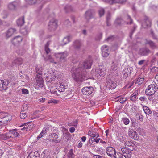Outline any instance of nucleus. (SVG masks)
<instances>
[{"label": "nucleus", "instance_id": "nucleus-42", "mask_svg": "<svg viewBox=\"0 0 158 158\" xmlns=\"http://www.w3.org/2000/svg\"><path fill=\"white\" fill-rule=\"evenodd\" d=\"M50 44V42L49 41H48L45 44V50L47 54L49 53L50 52V49L48 48Z\"/></svg>", "mask_w": 158, "mask_h": 158}, {"label": "nucleus", "instance_id": "nucleus-31", "mask_svg": "<svg viewBox=\"0 0 158 158\" xmlns=\"http://www.w3.org/2000/svg\"><path fill=\"white\" fill-rule=\"evenodd\" d=\"M39 154L36 151L35 152H32L29 154L27 158H39Z\"/></svg>", "mask_w": 158, "mask_h": 158}, {"label": "nucleus", "instance_id": "nucleus-37", "mask_svg": "<svg viewBox=\"0 0 158 158\" xmlns=\"http://www.w3.org/2000/svg\"><path fill=\"white\" fill-rule=\"evenodd\" d=\"M45 61H49L51 63H53L55 64H57V62L54 61V59L52 56L50 55H48L45 58H44Z\"/></svg>", "mask_w": 158, "mask_h": 158}, {"label": "nucleus", "instance_id": "nucleus-13", "mask_svg": "<svg viewBox=\"0 0 158 158\" xmlns=\"http://www.w3.org/2000/svg\"><path fill=\"white\" fill-rule=\"evenodd\" d=\"M151 52V51L148 48H144L139 50V53L141 56H148Z\"/></svg>", "mask_w": 158, "mask_h": 158}, {"label": "nucleus", "instance_id": "nucleus-38", "mask_svg": "<svg viewBox=\"0 0 158 158\" xmlns=\"http://www.w3.org/2000/svg\"><path fill=\"white\" fill-rule=\"evenodd\" d=\"M144 80V78L143 77H139L134 80V82L140 85L143 82Z\"/></svg>", "mask_w": 158, "mask_h": 158}, {"label": "nucleus", "instance_id": "nucleus-49", "mask_svg": "<svg viewBox=\"0 0 158 158\" xmlns=\"http://www.w3.org/2000/svg\"><path fill=\"white\" fill-rule=\"evenodd\" d=\"M68 157L69 158H73L74 155L73 153V150L72 149H71L68 152Z\"/></svg>", "mask_w": 158, "mask_h": 158}, {"label": "nucleus", "instance_id": "nucleus-41", "mask_svg": "<svg viewBox=\"0 0 158 158\" xmlns=\"http://www.w3.org/2000/svg\"><path fill=\"white\" fill-rule=\"evenodd\" d=\"M35 69L36 72L38 74L41 75V74L42 73V67H41L40 65H37Z\"/></svg>", "mask_w": 158, "mask_h": 158}, {"label": "nucleus", "instance_id": "nucleus-45", "mask_svg": "<svg viewBox=\"0 0 158 158\" xmlns=\"http://www.w3.org/2000/svg\"><path fill=\"white\" fill-rule=\"evenodd\" d=\"M24 110H22L20 114V117L21 119H24L27 117V114L25 112H23Z\"/></svg>", "mask_w": 158, "mask_h": 158}, {"label": "nucleus", "instance_id": "nucleus-56", "mask_svg": "<svg viewBox=\"0 0 158 158\" xmlns=\"http://www.w3.org/2000/svg\"><path fill=\"white\" fill-rule=\"evenodd\" d=\"M114 3H123L126 2V0H114Z\"/></svg>", "mask_w": 158, "mask_h": 158}, {"label": "nucleus", "instance_id": "nucleus-43", "mask_svg": "<svg viewBox=\"0 0 158 158\" xmlns=\"http://www.w3.org/2000/svg\"><path fill=\"white\" fill-rule=\"evenodd\" d=\"M123 155L121 153L119 152H116V151L113 157L114 158H123Z\"/></svg>", "mask_w": 158, "mask_h": 158}, {"label": "nucleus", "instance_id": "nucleus-28", "mask_svg": "<svg viewBox=\"0 0 158 158\" xmlns=\"http://www.w3.org/2000/svg\"><path fill=\"white\" fill-rule=\"evenodd\" d=\"M68 88V85L65 83H64L63 82L61 83L58 88V92H63L65 89H67Z\"/></svg>", "mask_w": 158, "mask_h": 158}, {"label": "nucleus", "instance_id": "nucleus-62", "mask_svg": "<svg viewBox=\"0 0 158 158\" xmlns=\"http://www.w3.org/2000/svg\"><path fill=\"white\" fill-rule=\"evenodd\" d=\"M150 33H151V34L152 36V37L154 39H156V37L155 35L154 34L153 32V31L152 30H151L150 31Z\"/></svg>", "mask_w": 158, "mask_h": 158}, {"label": "nucleus", "instance_id": "nucleus-50", "mask_svg": "<svg viewBox=\"0 0 158 158\" xmlns=\"http://www.w3.org/2000/svg\"><path fill=\"white\" fill-rule=\"evenodd\" d=\"M123 122L125 125H127L129 123V120L127 118H124L122 119Z\"/></svg>", "mask_w": 158, "mask_h": 158}, {"label": "nucleus", "instance_id": "nucleus-53", "mask_svg": "<svg viewBox=\"0 0 158 158\" xmlns=\"http://www.w3.org/2000/svg\"><path fill=\"white\" fill-rule=\"evenodd\" d=\"M1 17L3 19H5L7 17V12L5 11H3L1 14Z\"/></svg>", "mask_w": 158, "mask_h": 158}, {"label": "nucleus", "instance_id": "nucleus-1", "mask_svg": "<svg viewBox=\"0 0 158 158\" xmlns=\"http://www.w3.org/2000/svg\"><path fill=\"white\" fill-rule=\"evenodd\" d=\"M158 89V85L155 82L149 85L145 91L146 94L149 96H151L154 94Z\"/></svg>", "mask_w": 158, "mask_h": 158}, {"label": "nucleus", "instance_id": "nucleus-19", "mask_svg": "<svg viewBox=\"0 0 158 158\" xmlns=\"http://www.w3.org/2000/svg\"><path fill=\"white\" fill-rule=\"evenodd\" d=\"M19 5V2L15 1L10 3L8 5V9L10 10H14L16 9V7Z\"/></svg>", "mask_w": 158, "mask_h": 158}, {"label": "nucleus", "instance_id": "nucleus-39", "mask_svg": "<svg viewBox=\"0 0 158 158\" xmlns=\"http://www.w3.org/2000/svg\"><path fill=\"white\" fill-rule=\"evenodd\" d=\"M124 143L125 146H127L128 147L131 146L133 149L134 148V144L133 143V142L131 140H126Z\"/></svg>", "mask_w": 158, "mask_h": 158}, {"label": "nucleus", "instance_id": "nucleus-48", "mask_svg": "<svg viewBox=\"0 0 158 158\" xmlns=\"http://www.w3.org/2000/svg\"><path fill=\"white\" fill-rule=\"evenodd\" d=\"M117 69V64L115 63H114V62H113V65L111 66V69L112 70V72L115 71Z\"/></svg>", "mask_w": 158, "mask_h": 158}, {"label": "nucleus", "instance_id": "nucleus-20", "mask_svg": "<svg viewBox=\"0 0 158 158\" xmlns=\"http://www.w3.org/2000/svg\"><path fill=\"white\" fill-rule=\"evenodd\" d=\"M151 22L148 17H145L142 23V26L144 28H146L151 26Z\"/></svg>", "mask_w": 158, "mask_h": 158}, {"label": "nucleus", "instance_id": "nucleus-8", "mask_svg": "<svg viewBox=\"0 0 158 158\" xmlns=\"http://www.w3.org/2000/svg\"><path fill=\"white\" fill-rule=\"evenodd\" d=\"M58 135L54 133H50L48 136L50 141L55 142L56 143H59L60 142V139H58Z\"/></svg>", "mask_w": 158, "mask_h": 158}, {"label": "nucleus", "instance_id": "nucleus-60", "mask_svg": "<svg viewBox=\"0 0 158 158\" xmlns=\"http://www.w3.org/2000/svg\"><path fill=\"white\" fill-rule=\"evenodd\" d=\"M104 2L108 3L111 4L114 3V0H102Z\"/></svg>", "mask_w": 158, "mask_h": 158}, {"label": "nucleus", "instance_id": "nucleus-33", "mask_svg": "<svg viewBox=\"0 0 158 158\" xmlns=\"http://www.w3.org/2000/svg\"><path fill=\"white\" fill-rule=\"evenodd\" d=\"M72 39V37L70 36L65 37L63 40V44L61 45L63 46L66 45L70 42Z\"/></svg>", "mask_w": 158, "mask_h": 158}, {"label": "nucleus", "instance_id": "nucleus-4", "mask_svg": "<svg viewBox=\"0 0 158 158\" xmlns=\"http://www.w3.org/2000/svg\"><path fill=\"white\" fill-rule=\"evenodd\" d=\"M95 14V11L93 10L89 9L86 11L84 16L86 21L88 22L90 19L94 18Z\"/></svg>", "mask_w": 158, "mask_h": 158}, {"label": "nucleus", "instance_id": "nucleus-34", "mask_svg": "<svg viewBox=\"0 0 158 158\" xmlns=\"http://www.w3.org/2000/svg\"><path fill=\"white\" fill-rule=\"evenodd\" d=\"M64 10L66 13H69L74 11L75 9L70 5H67L64 7Z\"/></svg>", "mask_w": 158, "mask_h": 158}, {"label": "nucleus", "instance_id": "nucleus-46", "mask_svg": "<svg viewBox=\"0 0 158 158\" xmlns=\"http://www.w3.org/2000/svg\"><path fill=\"white\" fill-rule=\"evenodd\" d=\"M123 20L121 18H118L115 21V23L119 25L122 23Z\"/></svg>", "mask_w": 158, "mask_h": 158}, {"label": "nucleus", "instance_id": "nucleus-7", "mask_svg": "<svg viewBox=\"0 0 158 158\" xmlns=\"http://www.w3.org/2000/svg\"><path fill=\"white\" fill-rule=\"evenodd\" d=\"M68 56L66 52L63 53H59L55 54V57L56 58H59V61L60 62H64L66 60V58Z\"/></svg>", "mask_w": 158, "mask_h": 158}, {"label": "nucleus", "instance_id": "nucleus-57", "mask_svg": "<svg viewBox=\"0 0 158 158\" xmlns=\"http://www.w3.org/2000/svg\"><path fill=\"white\" fill-rule=\"evenodd\" d=\"M154 116L156 121L158 122V112H155L154 113Z\"/></svg>", "mask_w": 158, "mask_h": 158}, {"label": "nucleus", "instance_id": "nucleus-54", "mask_svg": "<svg viewBox=\"0 0 158 158\" xmlns=\"http://www.w3.org/2000/svg\"><path fill=\"white\" fill-rule=\"evenodd\" d=\"M139 99L141 101L146 102L147 101V97L145 96L140 97Z\"/></svg>", "mask_w": 158, "mask_h": 158}, {"label": "nucleus", "instance_id": "nucleus-32", "mask_svg": "<svg viewBox=\"0 0 158 158\" xmlns=\"http://www.w3.org/2000/svg\"><path fill=\"white\" fill-rule=\"evenodd\" d=\"M107 85L109 87L110 89H111L115 88L116 86V84L111 80L108 81Z\"/></svg>", "mask_w": 158, "mask_h": 158}, {"label": "nucleus", "instance_id": "nucleus-5", "mask_svg": "<svg viewBox=\"0 0 158 158\" xmlns=\"http://www.w3.org/2000/svg\"><path fill=\"white\" fill-rule=\"evenodd\" d=\"M57 27V21L56 19H53L49 23L48 29L50 31H54Z\"/></svg>", "mask_w": 158, "mask_h": 158}, {"label": "nucleus", "instance_id": "nucleus-12", "mask_svg": "<svg viewBox=\"0 0 158 158\" xmlns=\"http://www.w3.org/2000/svg\"><path fill=\"white\" fill-rule=\"evenodd\" d=\"M10 82L8 80L4 81L3 80H0V90H6Z\"/></svg>", "mask_w": 158, "mask_h": 158}, {"label": "nucleus", "instance_id": "nucleus-3", "mask_svg": "<svg viewBox=\"0 0 158 158\" xmlns=\"http://www.w3.org/2000/svg\"><path fill=\"white\" fill-rule=\"evenodd\" d=\"M36 83L35 88L36 89H39L42 88L44 85V81L42 78V75L37 74L36 78Z\"/></svg>", "mask_w": 158, "mask_h": 158}, {"label": "nucleus", "instance_id": "nucleus-64", "mask_svg": "<svg viewBox=\"0 0 158 158\" xmlns=\"http://www.w3.org/2000/svg\"><path fill=\"white\" fill-rule=\"evenodd\" d=\"M50 92H51V93L52 94H53L54 95H59V94H58L57 91L55 90H50Z\"/></svg>", "mask_w": 158, "mask_h": 158}, {"label": "nucleus", "instance_id": "nucleus-10", "mask_svg": "<svg viewBox=\"0 0 158 158\" xmlns=\"http://www.w3.org/2000/svg\"><path fill=\"white\" fill-rule=\"evenodd\" d=\"M128 135L131 138L135 140H138L139 139V136L137 132L132 129L128 131Z\"/></svg>", "mask_w": 158, "mask_h": 158}, {"label": "nucleus", "instance_id": "nucleus-15", "mask_svg": "<svg viewBox=\"0 0 158 158\" xmlns=\"http://www.w3.org/2000/svg\"><path fill=\"white\" fill-rule=\"evenodd\" d=\"M115 152V148L111 147H107L106 149V152L107 155L111 157H113V156H114Z\"/></svg>", "mask_w": 158, "mask_h": 158}, {"label": "nucleus", "instance_id": "nucleus-6", "mask_svg": "<svg viewBox=\"0 0 158 158\" xmlns=\"http://www.w3.org/2000/svg\"><path fill=\"white\" fill-rule=\"evenodd\" d=\"M11 119V116L7 114L4 116L0 117V126L7 123L8 121H10Z\"/></svg>", "mask_w": 158, "mask_h": 158}, {"label": "nucleus", "instance_id": "nucleus-22", "mask_svg": "<svg viewBox=\"0 0 158 158\" xmlns=\"http://www.w3.org/2000/svg\"><path fill=\"white\" fill-rule=\"evenodd\" d=\"M9 133L11 136V138H15L19 136L18 131L16 129H14L9 131Z\"/></svg>", "mask_w": 158, "mask_h": 158}, {"label": "nucleus", "instance_id": "nucleus-14", "mask_svg": "<svg viewBox=\"0 0 158 158\" xmlns=\"http://www.w3.org/2000/svg\"><path fill=\"white\" fill-rule=\"evenodd\" d=\"M121 151L123 155L125 158H130L131 153L130 152L129 149L126 147L121 148Z\"/></svg>", "mask_w": 158, "mask_h": 158}, {"label": "nucleus", "instance_id": "nucleus-51", "mask_svg": "<svg viewBox=\"0 0 158 158\" xmlns=\"http://www.w3.org/2000/svg\"><path fill=\"white\" fill-rule=\"evenodd\" d=\"M26 1L28 4L33 5L37 2V0H26Z\"/></svg>", "mask_w": 158, "mask_h": 158}, {"label": "nucleus", "instance_id": "nucleus-24", "mask_svg": "<svg viewBox=\"0 0 158 158\" xmlns=\"http://www.w3.org/2000/svg\"><path fill=\"white\" fill-rule=\"evenodd\" d=\"M131 73L130 69L129 68H126L124 69L122 71L123 77L125 78H127Z\"/></svg>", "mask_w": 158, "mask_h": 158}, {"label": "nucleus", "instance_id": "nucleus-25", "mask_svg": "<svg viewBox=\"0 0 158 158\" xmlns=\"http://www.w3.org/2000/svg\"><path fill=\"white\" fill-rule=\"evenodd\" d=\"M56 78V77L53 75L52 76L50 73H48L45 76L46 80L48 82H51L52 81H54Z\"/></svg>", "mask_w": 158, "mask_h": 158}, {"label": "nucleus", "instance_id": "nucleus-61", "mask_svg": "<svg viewBox=\"0 0 158 158\" xmlns=\"http://www.w3.org/2000/svg\"><path fill=\"white\" fill-rule=\"evenodd\" d=\"M57 103V101L56 100H49L48 102V103L49 104L51 103Z\"/></svg>", "mask_w": 158, "mask_h": 158}, {"label": "nucleus", "instance_id": "nucleus-55", "mask_svg": "<svg viewBox=\"0 0 158 158\" xmlns=\"http://www.w3.org/2000/svg\"><path fill=\"white\" fill-rule=\"evenodd\" d=\"M110 17H111V15H110V13H108L106 17L107 24V26L109 25L108 24V23L109 20L110 19Z\"/></svg>", "mask_w": 158, "mask_h": 158}, {"label": "nucleus", "instance_id": "nucleus-9", "mask_svg": "<svg viewBox=\"0 0 158 158\" xmlns=\"http://www.w3.org/2000/svg\"><path fill=\"white\" fill-rule=\"evenodd\" d=\"M72 71L73 78L76 81L78 82L79 81V69L73 68Z\"/></svg>", "mask_w": 158, "mask_h": 158}, {"label": "nucleus", "instance_id": "nucleus-35", "mask_svg": "<svg viewBox=\"0 0 158 158\" xmlns=\"http://www.w3.org/2000/svg\"><path fill=\"white\" fill-rule=\"evenodd\" d=\"M72 47L75 50H78L79 49V40H77L74 41L72 44Z\"/></svg>", "mask_w": 158, "mask_h": 158}, {"label": "nucleus", "instance_id": "nucleus-58", "mask_svg": "<svg viewBox=\"0 0 158 158\" xmlns=\"http://www.w3.org/2000/svg\"><path fill=\"white\" fill-rule=\"evenodd\" d=\"M48 129V128H47V127H44L43 128V130H42L41 133V134H42L43 135H44L47 132Z\"/></svg>", "mask_w": 158, "mask_h": 158}, {"label": "nucleus", "instance_id": "nucleus-2", "mask_svg": "<svg viewBox=\"0 0 158 158\" xmlns=\"http://www.w3.org/2000/svg\"><path fill=\"white\" fill-rule=\"evenodd\" d=\"M93 63V60L90 56H89L87 60L84 61L80 67V70L85 72L86 69H90L91 68Z\"/></svg>", "mask_w": 158, "mask_h": 158}, {"label": "nucleus", "instance_id": "nucleus-47", "mask_svg": "<svg viewBox=\"0 0 158 158\" xmlns=\"http://www.w3.org/2000/svg\"><path fill=\"white\" fill-rule=\"evenodd\" d=\"M105 13L104 10L103 8H100L98 10V13L99 16L101 17L103 16Z\"/></svg>", "mask_w": 158, "mask_h": 158}, {"label": "nucleus", "instance_id": "nucleus-16", "mask_svg": "<svg viewBox=\"0 0 158 158\" xmlns=\"http://www.w3.org/2000/svg\"><path fill=\"white\" fill-rule=\"evenodd\" d=\"M96 72L102 77H103L106 73V71L102 66H100L98 68L96 69Z\"/></svg>", "mask_w": 158, "mask_h": 158}, {"label": "nucleus", "instance_id": "nucleus-59", "mask_svg": "<svg viewBox=\"0 0 158 158\" xmlns=\"http://www.w3.org/2000/svg\"><path fill=\"white\" fill-rule=\"evenodd\" d=\"M22 94H27L28 93V90L25 89H22Z\"/></svg>", "mask_w": 158, "mask_h": 158}, {"label": "nucleus", "instance_id": "nucleus-29", "mask_svg": "<svg viewBox=\"0 0 158 158\" xmlns=\"http://www.w3.org/2000/svg\"><path fill=\"white\" fill-rule=\"evenodd\" d=\"M117 137L118 140L123 143L126 141V139L127 138V137L125 135L121 133L118 134Z\"/></svg>", "mask_w": 158, "mask_h": 158}, {"label": "nucleus", "instance_id": "nucleus-27", "mask_svg": "<svg viewBox=\"0 0 158 158\" xmlns=\"http://www.w3.org/2000/svg\"><path fill=\"white\" fill-rule=\"evenodd\" d=\"M11 138V136L10 135V133L9 132L5 134H0V139L4 140L8 139Z\"/></svg>", "mask_w": 158, "mask_h": 158}, {"label": "nucleus", "instance_id": "nucleus-52", "mask_svg": "<svg viewBox=\"0 0 158 158\" xmlns=\"http://www.w3.org/2000/svg\"><path fill=\"white\" fill-rule=\"evenodd\" d=\"M127 21L126 22L127 24H131L132 23V20L131 18V17L128 15H127Z\"/></svg>", "mask_w": 158, "mask_h": 158}, {"label": "nucleus", "instance_id": "nucleus-18", "mask_svg": "<svg viewBox=\"0 0 158 158\" xmlns=\"http://www.w3.org/2000/svg\"><path fill=\"white\" fill-rule=\"evenodd\" d=\"M23 38L20 36L18 35L15 37L12 40V42L14 45L19 44L22 40Z\"/></svg>", "mask_w": 158, "mask_h": 158}, {"label": "nucleus", "instance_id": "nucleus-23", "mask_svg": "<svg viewBox=\"0 0 158 158\" xmlns=\"http://www.w3.org/2000/svg\"><path fill=\"white\" fill-rule=\"evenodd\" d=\"M146 44H148L150 48L152 49H155L157 48V46L155 43L151 40H146Z\"/></svg>", "mask_w": 158, "mask_h": 158}, {"label": "nucleus", "instance_id": "nucleus-44", "mask_svg": "<svg viewBox=\"0 0 158 158\" xmlns=\"http://www.w3.org/2000/svg\"><path fill=\"white\" fill-rule=\"evenodd\" d=\"M136 116L137 119L139 120L141 122H142L143 121V116L141 114L137 113L136 114Z\"/></svg>", "mask_w": 158, "mask_h": 158}, {"label": "nucleus", "instance_id": "nucleus-17", "mask_svg": "<svg viewBox=\"0 0 158 158\" xmlns=\"http://www.w3.org/2000/svg\"><path fill=\"white\" fill-rule=\"evenodd\" d=\"M101 49L102 52V55L104 57H106L109 55V52L108 50V47L106 45H104L102 46Z\"/></svg>", "mask_w": 158, "mask_h": 158}, {"label": "nucleus", "instance_id": "nucleus-30", "mask_svg": "<svg viewBox=\"0 0 158 158\" xmlns=\"http://www.w3.org/2000/svg\"><path fill=\"white\" fill-rule=\"evenodd\" d=\"M25 23L24 17L23 16L19 18L17 21V24L18 26H23Z\"/></svg>", "mask_w": 158, "mask_h": 158}, {"label": "nucleus", "instance_id": "nucleus-63", "mask_svg": "<svg viewBox=\"0 0 158 158\" xmlns=\"http://www.w3.org/2000/svg\"><path fill=\"white\" fill-rule=\"evenodd\" d=\"M70 135V134L69 132H67L65 134H64L63 136L65 137L66 139H68Z\"/></svg>", "mask_w": 158, "mask_h": 158}, {"label": "nucleus", "instance_id": "nucleus-11", "mask_svg": "<svg viewBox=\"0 0 158 158\" xmlns=\"http://www.w3.org/2000/svg\"><path fill=\"white\" fill-rule=\"evenodd\" d=\"M93 91V89L92 87H85L83 88L81 92L83 95H90Z\"/></svg>", "mask_w": 158, "mask_h": 158}, {"label": "nucleus", "instance_id": "nucleus-26", "mask_svg": "<svg viewBox=\"0 0 158 158\" xmlns=\"http://www.w3.org/2000/svg\"><path fill=\"white\" fill-rule=\"evenodd\" d=\"M138 90H135L131 96L130 99L132 101H135L138 99L137 96L138 95Z\"/></svg>", "mask_w": 158, "mask_h": 158}, {"label": "nucleus", "instance_id": "nucleus-40", "mask_svg": "<svg viewBox=\"0 0 158 158\" xmlns=\"http://www.w3.org/2000/svg\"><path fill=\"white\" fill-rule=\"evenodd\" d=\"M22 62V59L21 58H18L14 60L13 63L15 64L19 65L21 64Z\"/></svg>", "mask_w": 158, "mask_h": 158}, {"label": "nucleus", "instance_id": "nucleus-21", "mask_svg": "<svg viewBox=\"0 0 158 158\" xmlns=\"http://www.w3.org/2000/svg\"><path fill=\"white\" fill-rule=\"evenodd\" d=\"M16 31V30L15 28H10L5 33L6 38L8 39Z\"/></svg>", "mask_w": 158, "mask_h": 158}, {"label": "nucleus", "instance_id": "nucleus-36", "mask_svg": "<svg viewBox=\"0 0 158 158\" xmlns=\"http://www.w3.org/2000/svg\"><path fill=\"white\" fill-rule=\"evenodd\" d=\"M143 109L145 113L147 115L151 114L152 113V110L148 107L144 106L143 107Z\"/></svg>", "mask_w": 158, "mask_h": 158}]
</instances>
